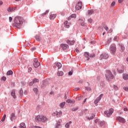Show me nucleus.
<instances>
[{
	"label": "nucleus",
	"mask_w": 128,
	"mask_h": 128,
	"mask_svg": "<svg viewBox=\"0 0 128 128\" xmlns=\"http://www.w3.org/2000/svg\"><path fill=\"white\" fill-rule=\"evenodd\" d=\"M78 110V108L77 107V108H72V110L73 111V112H76V110Z\"/></svg>",
	"instance_id": "79ce46f5"
},
{
	"label": "nucleus",
	"mask_w": 128,
	"mask_h": 128,
	"mask_svg": "<svg viewBox=\"0 0 128 128\" xmlns=\"http://www.w3.org/2000/svg\"><path fill=\"white\" fill-rule=\"evenodd\" d=\"M20 128H26V124L24 122H22L20 124Z\"/></svg>",
	"instance_id": "393cba45"
},
{
	"label": "nucleus",
	"mask_w": 128,
	"mask_h": 128,
	"mask_svg": "<svg viewBox=\"0 0 128 128\" xmlns=\"http://www.w3.org/2000/svg\"><path fill=\"white\" fill-rule=\"evenodd\" d=\"M36 49V48L35 47H33L32 48H31V50L32 52H33V51L35 50Z\"/></svg>",
	"instance_id": "5fc2aeb1"
},
{
	"label": "nucleus",
	"mask_w": 128,
	"mask_h": 128,
	"mask_svg": "<svg viewBox=\"0 0 128 128\" xmlns=\"http://www.w3.org/2000/svg\"><path fill=\"white\" fill-rule=\"evenodd\" d=\"M110 52L112 54L114 55L116 52V47L115 46H111L110 47Z\"/></svg>",
	"instance_id": "1a4fd4ad"
},
{
	"label": "nucleus",
	"mask_w": 128,
	"mask_h": 128,
	"mask_svg": "<svg viewBox=\"0 0 128 128\" xmlns=\"http://www.w3.org/2000/svg\"><path fill=\"white\" fill-rule=\"evenodd\" d=\"M2 80H4V82L6 81V78L4 76L2 78Z\"/></svg>",
	"instance_id": "c03bdc74"
},
{
	"label": "nucleus",
	"mask_w": 128,
	"mask_h": 128,
	"mask_svg": "<svg viewBox=\"0 0 128 128\" xmlns=\"http://www.w3.org/2000/svg\"><path fill=\"white\" fill-rule=\"evenodd\" d=\"M64 28H68L70 27V24L68 22V21L64 22Z\"/></svg>",
	"instance_id": "dca6fc26"
},
{
	"label": "nucleus",
	"mask_w": 128,
	"mask_h": 128,
	"mask_svg": "<svg viewBox=\"0 0 128 128\" xmlns=\"http://www.w3.org/2000/svg\"><path fill=\"white\" fill-rule=\"evenodd\" d=\"M113 112L114 109L112 108H110L108 111L104 112V114L107 117H110L112 114Z\"/></svg>",
	"instance_id": "20e7f679"
},
{
	"label": "nucleus",
	"mask_w": 128,
	"mask_h": 128,
	"mask_svg": "<svg viewBox=\"0 0 128 128\" xmlns=\"http://www.w3.org/2000/svg\"><path fill=\"white\" fill-rule=\"evenodd\" d=\"M23 24L22 18H21L20 16H16L14 18V23L13 24V26L17 28H20V27Z\"/></svg>",
	"instance_id": "f257e3e1"
},
{
	"label": "nucleus",
	"mask_w": 128,
	"mask_h": 128,
	"mask_svg": "<svg viewBox=\"0 0 128 128\" xmlns=\"http://www.w3.org/2000/svg\"><path fill=\"white\" fill-rule=\"evenodd\" d=\"M36 40L38 41H40L41 39L40 36H36Z\"/></svg>",
	"instance_id": "473e14b6"
},
{
	"label": "nucleus",
	"mask_w": 128,
	"mask_h": 128,
	"mask_svg": "<svg viewBox=\"0 0 128 128\" xmlns=\"http://www.w3.org/2000/svg\"><path fill=\"white\" fill-rule=\"evenodd\" d=\"M13 74V72L12 70H9L8 71L7 73H6V76H12Z\"/></svg>",
	"instance_id": "bb28decb"
},
{
	"label": "nucleus",
	"mask_w": 128,
	"mask_h": 128,
	"mask_svg": "<svg viewBox=\"0 0 128 128\" xmlns=\"http://www.w3.org/2000/svg\"><path fill=\"white\" fill-rule=\"evenodd\" d=\"M122 78L124 80H128V74H122Z\"/></svg>",
	"instance_id": "a211bd4d"
},
{
	"label": "nucleus",
	"mask_w": 128,
	"mask_h": 128,
	"mask_svg": "<svg viewBox=\"0 0 128 128\" xmlns=\"http://www.w3.org/2000/svg\"><path fill=\"white\" fill-rule=\"evenodd\" d=\"M6 117V115L4 114V116H3V118H2V121L4 122Z\"/></svg>",
	"instance_id": "ea45409f"
},
{
	"label": "nucleus",
	"mask_w": 128,
	"mask_h": 128,
	"mask_svg": "<svg viewBox=\"0 0 128 128\" xmlns=\"http://www.w3.org/2000/svg\"><path fill=\"white\" fill-rule=\"evenodd\" d=\"M84 56L86 58V60H90V54L88 52H85L84 53Z\"/></svg>",
	"instance_id": "ddd939ff"
},
{
	"label": "nucleus",
	"mask_w": 128,
	"mask_h": 128,
	"mask_svg": "<svg viewBox=\"0 0 128 128\" xmlns=\"http://www.w3.org/2000/svg\"><path fill=\"white\" fill-rule=\"evenodd\" d=\"M103 94H100V96L98 98H96V100L94 101V104H98L100 100L102 99V97Z\"/></svg>",
	"instance_id": "9b49d317"
},
{
	"label": "nucleus",
	"mask_w": 128,
	"mask_h": 128,
	"mask_svg": "<svg viewBox=\"0 0 128 128\" xmlns=\"http://www.w3.org/2000/svg\"><path fill=\"white\" fill-rule=\"evenodd\" d=\"M49 12V11L48 10H46L45 12H44L43 14H41V16H46L47 14H48Z\"/></svg>",
	"instance_id": "72a5a7b5"
},
{
	"label": "nucleus",
	"mask_w": 128,
	"mask_h": 128,
	"mask_svg": "<svg viewBox=\"0 0 128 128\" xmlns=\"http://www.w3.org/2000/svg\"><path fill=\"white\" fill-rule=\"evenodd\" d=\"M33 82L36 83V82H39V80L38 79H37V78H34L33 80Z\"/></svg>",
	"instance_id": "c9c22d12"
},
{
	"label": "nucleus",
	"mask_w": 128,
	"mask_h": 128,
	"mask_svg": "<svg viewBox=\"0 0 128 128\" xmlns=\"http://www.w3.org/2000/svg\"><path fill=\"white\" fill-rule=\"evenodd\" d=\"M86 100H87V98H86L84 100V104L86 102Z\"/></svg>",
	"instance_id": "774afa93"
},
{
	"label": "nucleus",
	"mask_w": 128,
	"mask_h": 128,
	"mask_svg": "<svg viewBox=\"0 0 128 128\" xmlns=\"http://www.w3.org/2000/svg\"><path fill=\"white\" fill-rule=\"evenodd\" d=\"M104 28L106 31L108 30V27L107 26H105L104 27Z\"/></svg>",
	"instance_id": "603ef678"
},
{
	"label": "nucleus",
	"mask_w": 128,
	"mask_h": 128,
	"mask_svg": "<svg viewBox=\"0 0 128 128\" xmlns=\"http://www.w3.org/2000/svg\"><path fill=\"white\" fill-rule=\"evenodd\" d=\"M72 72H68V75L69 76H72Z\"/></svg>",
	"instance_id": "4d7b16f0"
},
{
	"label": "nucleus",
	"mask_w": 128,
	"mask_h": 128,
	"mask_svg": "<svg viewBox=\"0 0 128 128\" xmlns=\"http://www.w3.org/2000/svg\"><path fill=\"white\" fill-rule=\"evenodd\" d=\"M120 47L122 51H124V46L122 44H120Z\"/></svg>",
	"instance_id": "e433bc0d"
},
{
	"label": "nucleus",
	"mask_w": 128,
	"mask_h": 128,
	"mask_svg": "<svg viewBox=\"0 0 128 128\" xmlns=\"http://www.w3.org/2000/svg\"><path fill=\"white\" fill-rule=\"evenodd\" d=\"M74 42H76V41L74 40H67V44H68L70 45H73Z\"/></svg>",
	"instance_id": "f3484780"
},
{
	"label": "nucleus",
	"mask_w": 128,
	"mask_h": 128,
	"mask_svg": "<svg viewBox=\"0 0 128 128\" xmlns=\"http://www.w3.org/2000/svg\"><path fill=\"white\" fill-rule=\"evenodd\" d=\"M118 37L116 36L114 38V41H117L118 40Z\"/></svg>",
	"instance_id": "09e8293b"
},
{
	"label": "nucleus",
	"mask_w": 128,
	"mask_h": 128,
	"mask_svg": "<svg viewBox=\"0 0 128 128\" xmlns=\"http://www.w3.org/2000/svg\"><path fill=\"white\" fill-rule=\"evenodd\" d=\"M108 55L106 54V53H104L100 55V60H102V59H107L108 58Z\"/></svg>",
	"instance_id": "0eeeda50"
},
{
	"label": "nucleus",
	"mask_w": 128,
	"mask_h": 128,
	"mask_svg": "<svg viewBox=\"0 0 128 128\" xmlns=\"http://www.w3.org/2000/svg\"><path fill=\"white\" fill-rule=\"evenodd\" d=\"M117 120L122 123L126 122V120L122 117H117Z\"/></svg>",
	"instance_id": "9d476101"
},
{
	"label": "nucleus",
	"mask_w": 128,
	"mask_h": 128,
	"mask_svg": "<svg viewBox=\"0 0 128 128\" xmlns=\"http://www.w3.org/2000/svg\"><path fill=\"white\" fill-rule=\"evenodd\" d=\"M4 2L2 0H0V6H2Z\"/></svg>",
	"instance_id": "680f3d73"
},
{
	"label": "nucleus",
	"mask_w": 128,
	"mask_h": 128,
	"mask_svg": "<svg viewBox=\"0 0 128 128\" xmlns=\"http://www.w3.org/2000/svg\"><path fill=\"white\" fill-rule=\"evenodd\" d=\"M60 122H58L56 124V128H60Z\"/></svg>",
	"instance_id": "7c9ffc66"
},
{
	"label": "nucleus",
	"mask_w": 128,
	"mask_h": 128,
	"mask_svg": "<svg viewBox=\"0 0 128 128\" xmlns=\"http://www.w3.org/2000/svg\"><path fill=\"white\" fill-rule=\"evenodd\" d=\"M10 118L12 122H14L16 120V118L14 113H12Z\"/></svg>",
	"instance_id": "2eb2a0df"
},
{
	"label": "nucleus",
	"mask_w": 128,
	"mask_h": 128,
	"mask_svg": "<svg viewBox=\"0 0 128 128\" xmlns=\"http://www.w3.org/2000/svg\"><path fill=\"white\" fill-rule=\"evenodd\" d=\"M124 111H128V108H124Z\"/></svg>",
	"instance_id": "052dcab7"
},
{
	"label": "nucleus",
	"mask_w": 128,
	"mask_h": 128,
	"mask_svg": "<svg viewBox=\"0 0 128 128\" xmlns=\"http://www.w3.org/2000/svg\"><path fill=\"white\" fill-rule=\"evenodd\" d=\"M115 4H116V2H113L111 4V6L112 7H114Z\"/></svg>",
	"instance_id": "a19ab883"
},
{
	"label": "nucleus",
	"mask_w": 128,
	"mask_h": 128,
	"mask_svg": "<svg viewBox=\"0 0 128 128\" xmlns=\"http://www.w3.org/2000/svg\"><path fill=\"white\" fill-rule=\"evenodd\" d=\"M62 115V112L61 111H60L59 112H58L57 111H56L54 112L52 114L53 116H57L58 118L60 117Z\"/></svg>",
	"instance_id": "6e6552de"
},
{
	"label": "nucleus",
	"mask_w": 128,
	"mask_h": 128,
	"mask_svg": "<svg viewBox=\"0 0 128 128\" xmlns=\"http://www.w3.org/2000/svg\"><path fill=\"white\" fill-rule=\"evenodd\" d=\"M95 57V55L94 54H91L89 55V58H94Z\"/></svg>",
	"instance_id": "37998d69"
},
{
	"label": "nucleus",
	"mask_w": 128,
	"mask_h": 128,
	"mask_svg": "<svg viewBox=\"0 0 128 128\" xmlns=\"http://www.w3.org/2000/svg\"><path fill=\"white\" fill-rule=\"evenodd\" d=\"M11 96H12L13 98H16V92L14 90L12 91Z\"/></svg>",
	"instance_id": "aec40b11"
},
{
	"label": "nucleus",
	"mask_w": 128,
	"mask_h": 128,
	"mask_svg": "<svg viewBox=\"0 0 128 128\" xmlns=\"http://www.w3.org/2000/svg\"><path fill=\"white\" fill-rule=\"evenodd\" d=\"M56 14H51L50 16V20H54L56 18Z\"/></svg>",
	"instance_id": "412c9836"
},
{
	"label": "nucleus",
	"mask_w": 128,
	"mask_h": 128,
	"mask_svg": "<svg viewBox=\"0 0 128 128\" xmlns=\"http://www.w3.org/2000/svg\"><path fill=\"white\" fill-rule=\"evenodd\" d=\"M65 104H66V102H62L60 104L59 106L61 108H63Z\"/></svg>",
	"instance_id": "b1692460"
},
{
	"label": "nucleus",
	"mask_w": 128,
	"mask_h": 128,
	"mask_svg": "<svg viewBox=\"0 0 128 128\" xmlns=\"http://www.w3.org/2000/svg\"><path fill=\"white\" fill-rule=\"evenodd\" d=\"M82 8V2H79L77 4H76L75 8L76 10H81Z\"/></svg>",
	"instance_id": "423d86ee"
},
{
	"label": "nucleus",
	"mask_w": 128,
	"mask_h": 128,
	"mask_svg": "<svg viewBox=\"0 0 128 128\" xmlns=\"http://www.w3.org/2000/svg\"><path fill=\"white\" fill-rule=\"evenodd\" d=\"M86 90H91V88H88V87H86Z\"/></svg>",
	"instance_id": "8fccbe9b"
},
{
	"label": "nucleus",
	"mask_w": 128,
	"mask_h": 128,
	"mask_svg": "<svg viewBox=\"0 0 128 128\" xmlns=\"http://www.w3.org/2000/svg\"><path fill=\"white\" fill-rule=\"evenodd\" d=\"M124 90L128 92V87H124Z\"/></svg>",
	"instance_id": "3c124183"
},
{
	"label": "nucleus",
	"mask_w": 128,
	"mask_h": 128,
	"mask_svg": "<svg viewBox=\"0 0 128 128\" xmlns=\"http://www.w3.org/2000/svg\"><path fill=\"white\" fill-rule=\"evenodd\" d=\"M79 90V88H74V90L75 91H77Z\"/></svg>",
	"instance_id": "0e129e2a"
},
{
	"label": "nucleus",
	"mask_w": 128,
	"mask_h": 128,
	"mask_svg": "<svg viewBox=\"0 0 128 128\" xmlns=\"http://www.w3.org/2000/svg\"><path fill=\"white\" fill-rule=\"evenodd\" d=\"M20 98H22V96H24V91L22 89L20 90Z\"/></svg>",
	"instance_id": "c85d7f7f"
},
{
	"label": "nucleus",
	"mask_w": 128,
	"mask_h": 128,
	"mask_svg": "<svg viewBox=\"0 0 128 128\" xmlns=\"http://www.w3.org/2000/svg\"><path fill=\"white\" fill-rule=\"evenodd\" d=\"M54 64L58 68V70L62 68V64L60 62L55 63Z\"/></svg>",
	"instance_id": "6ab92c4d"
},
{
	"label": "nucleus",
	"mask_w": 128,
	"mask_h": 128,
	"mask_svg": "<svg viewBox=\"0 0 128 128\" xmlns=\"http://www.w3.org/2000/svg\"><path fill=\"white\" fill-rule=\"evenodd\" d=\"M72 123V121H70L66 123L65 125L66 128H70V124H71Z\"/></svg>",
	"instance_id": "4be33fe9"
},
{
	"label": "nucleus",
	"mask_w": 128,
	"mask_h": 128,
	"mask_svg": "<svg viewBox=\"0 0 128 128\" xmlns=\"http://www.w3.org/2000/svg\"><path fill=\"white\" fill-rule=\"evenodd\" d=\"M33 65H34V67L36 68H38L40 66V64L38 62V59H37V58H34V59Z\"/></svg>",
	"instance_id": "39448f33"
},
{
	"label": "nucleus",
	"mask_w": 128,
	"mask_h": 128,
	"mask_svg": "<svg viewBox=\"0 0 128 128\" xmlns=\"http://www.w3.org/2000/svg\"><path fill=\"white\" fill-rule=\"evenodd\" d=\"M57 74L58 76H62L64 75V72L62 71H58Z\"/></svg>",
	"instance_id": "5701e85b"
},
{
	"label": "nucleus",
	"mask_w": 128,
	"mask_h": 128,
	"mask_svg": "<svg viewBox=\"0 0 128 128\" xmlns=\"http://www.w3.org/2000/svg\"><path fill=\"white\" fill-rule=\"evenodd\" d=\"M84 22L81 23V26H84Z\"/></svg>",
	"instance_id": "338daca9"
},
{
	"label": "nucleus",
	"mask_w": 128,
	"mask_h": 128,
	"mask_svg": "<svg viewBox=\"0 0 128 128\" xmlns=\"http://www.w3.org/2000/svg\"><path fill=\"white\" fill-rule=\"evenodd\" d=\"M70 16L72 18H76V14H72Z\"/></svg>",
	"instance_id": "58836bf2"
},
{
	"label": "nucleus",
	"mask_w": 128,
	"mask_h": 128,
	"mask_svg": "<svg viewBox=\"0 0 128 128\" xmlns=\"http://www.w3.org/2000/svg\"><path fill=\"white\" fill-rule=\"evenodd\" d=\"M94 13V11L92 10H90L88 12V16H90L91 14H92Z\"/></svg>",
	"instance_id": "2f4dec72"
},
{
	"label": "nucleus",
	"mask_w": 128,
	"mask_h": 128,
	"mask_svg": "<svg viewBox=\"0 0 128 128\" xmlns=\"http://www.w3.org/2000/svg\"><path fill=\"white\" fill-rule=\"evenodd\" d=\"M32 70V68H28V72H30Z\"/></svg>",
	"instance_id": "de8ad7c7"
},
{
	"label": "nucleus",
	"mask_w": 128,
	"mask_h": 128,
	"mask_svg": "<svg viewBox=\"0 0 128 128\" xmlns=\"http://www.w3.org/2000/svg\"><path fill=\"white\" fill-rule=\"evenodd\" d=\"M88 22L89 23L91 24V23L92 22V20L91 19V18H90V19L88 20Z\"/></svg>",
	"instance_id": "a18cd8bd"
},
{
	"label": "nucleus",
	"mask_w": 128,
	"mask_h": 128,
	"mask_svg": "<svg viewBox=\"0 0 128 128\" xmlns=\"http://www.w3.org/2000/svg\"><path fill=\"white\" fill-rule=\"evenodd\" d=\"M124 0H118V2L119 4H121L122 2H124Z\"/></svg>",
	"instance_id": "864d4df0"
},
{
	"label": "nucleus",
	"mask_w": 128,
	"mask_h": 128,
	"mask_svg": "<svg viewBox=\"0 0 128 128\" xmlns=\"http://www.w3.org/2000/svg\"><path fill=\"white\" fill-rule=\"evenodd\" d=\"M114 89H115V90H118V86H114Z\"/></svg>",
	"instance_id": "6e6d98bb"
},
{
	"label": "nucleus",
	"mask_w": 128,
	"mask_h": 128,
	"mask_svg": "<svg viewBox=\"0 0 128 128\" xmlns=\"http://www.w3.org/2000/svg\"><path fill=\"white\" fill-rule=\"evenodd\" d=\"M36 121L37 122H47L48 118L44 116H38L35 118Z\"/></svg>",
	"instance_id": "f03ea898"
},
{
	"label": "nucleus",
	"mask_w": 128,
	"mask_h": 128,
	"mask_svg": "<svg viewBox=\"0 0 128 128\" xmlns=\"http://www.w3.org/2000/svg\"><path fill=\"white\" fill-rule=\"evenodd\" d=\"M74 52L77 53H78L80 52L79 50L78 49H76Z\"/></svg>",
	"instance_id": "13d9d810"
},
{
	"label": "nucleus",
	"mask_w": 128,
	"mask_h": 128,
	"mask_svg": "<svg viewBox=\"0 0 128 128\" xmlns=\"http://www.w3.org/2000/svg\"><path fill=\"white\" fill-rule=\"evenodd\" d=\"M34 84V82H30V86H32L33 84Z\"/></svg>",
	"instance_id": "bf43d9fd"
},
{
	"label": "nucleus",
	"mask_w": 128,
	"mask_h": 128,
	"mask_svg": "<svg viewBox=\"0 0 128 128\" xmlns=\"http://www.w3.org/2000/svg\"><path fill=\"white\" fill-rule=\"evenodd\" d=\"M113 32L112 29H110V31H109V33H112Z\"/></svg>",
	"instance_id": "e2e57ef3"
},
{
	"label": "nucleus",
	"mask_w": 128,
	"mask_h": 128,
	"mask_svg": "<svg viewBox=\"0 0 128 128\" xmlns=\"http://www.w3.org/2000/svg\"><path fill=\"white\" fill-rule=\"evenodd\" d=\"M76 102V101L74 100H66V102L68 103H72V104H74V102Z\"/></svg>",
	"instance_id": "a878e982"
},
{
	"label": "nucleus",
	"mask_w": 128,
	"mask_h": 128,
	"mask_svg": "<svg viewBox=\"0 0 128 128\" xmlns=\"http://www.w3.org/2000/svg\"><path fill=\"white\" fill-rule=\"evenodd\" d=\"M98 122V120L96 119V120H94L95 123H97Z\"/></svg>",
	"instance_id": "69168bd1"
},
{
	"label": "nucleus",
	"mask_w": 128,
	"mask_h": 128,
	"mask_svg": "<svg viewBox=\"0 0 128 128\" xmlns=\"http://www.w3.org/2000/svg\"><path fill=\"white\" fill-rule=\"evenodd\" d=\"M16 10V7H14V8H8L7 9V11L9 12H14V10Z\"/></svg>",
	"instance_id": "f8f14e48"
},
{
	"label": "nucleus",
	"mask_w": 128,
	"mask_h": 128,
	"mask_svg": "<svg viewBox=\"0 0 128 128\" xmlns=\"http://www.w3.org/2000/svg\"><path fill=\"white\" fill-rule=\"evenodd\" d=\"M49 12V11L48 10H46L45 12H44L43 14H41V16H46L47 14H48Z\"/></svg>",
	"instance_id": "f704fd0d"
},
{
	"label": "nucleus",
	"mask_w": 128,
	"mask_h": 128,
	"mask_svg": "<svg viewBox=\"0 0 128 128\" xmlns=\"http://www.w3.org/2000/svg\"><path fill=\"white\" fill-rule=\"evenodd\" d=\"M106 80L110 81L111 80L114 79V76L110 70H106V74H105Z\"/></svg>",
	"instance_id": "7ed1b4c3"
},
{
	"label": "nucleus",
	"mask_w": 128,
	"mask_h": 128,
	"mask_svg": "<svg viewBox=\"0 0 128 128\" xmlns=\"http://www.w3.org/2000/svg\"><path fill=\"white\" fill-rule=\"evenodd\" d=\"M12 20V16L9 17V22H11Z\"/></svg>",
	"instance_id": "49530a36"
},
{
	"label": "nucleus",
	"mask_w": 128,
	"mask_h": 128,
	"mask_svg": "<svg viewBox=\"0 0 128 128\" xmlns=\"http://www.w3.org/2000/svg\"><path fill=\"white\" fill-rule=\"evenodd\" d=\"M33 90L36 94H37L38 93V88H34Z\"/></svg>",
	"instance_id": "cd10ccee"
},
{
	"label": "nucleus",
	"mask_w": 128,
	"mask_h": 128,
	"mask_svg": "<svg viewBox=\"0 0 128 128\" xmlns=\"http://www.w3.org/2000/svg\"><path fill=\"white\" fill-rule=\"evenodd\" d=\"M61 47H62V49L64 50H67L68 48V45L66 44H62L61 45Z\"/></svg>",
	"instance_id": "4468645a"
},
{
	"label": "nucleus",
	"mask_w": 128,
	"mask_h": 128,
	"mask_svg": "<svg viewBox=\"0 0 128 128\" xmlns=\"http://www.w3.org/2000/svg\"><path fill=\"white\" fill-rule=\"evenodd\" d=\"M95 116L94 114H92V117H86V119L88 120H93L94 117Z\"/></svg>",
	"instance_id": "c756f323"
},
{
	"label": "nucleus",
	"mask_w": 128,
	"mask_h": 128,
	"mask_svg": "<svg viewBox=\"0 0 128 128\" xmlns=\"http://www.w3.org/2000/svg\"><path fill=\"white\" fill-rule=\"evenodd\" d=\"M118 73L122 74L124 72V70L118 69Z\"/></svg>",
	"instance_id": "4c0bfd02"
}]
</instances>
